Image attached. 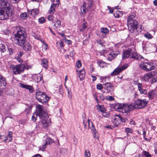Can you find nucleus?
<instances>
[{
    "instance_id": "nucleus-22",
    "label": "nucleus",
    "mask_w": 157,
    "mask_h": 157,
    "mask_svg": "<svg viewBox=\"0 0 157 157\" xmlns=\"http://www.w3.org/2000/svg\"><path fill=\"white\" fill-rule=\"evenodd\" d=\"M123 14L122 11L119 10H117L114 11L113 15L116 18H118L121 17Z\"/></svg>"
},
{
    "instance_id": "nucleus-35",
    "label": "nucleus",
    "mask_w": 157,
    "mask_h": 157,
    "mask_svg": "<svg viewBox=\"0 0 157 157\" xmlns=\"http://www.w3.org/2000/svg\"><path fill=\"white\" fill-rule=\"evenodd\" d=\"M142 153L144 156L146 157H151V155H150L148 152L146 151H143Z\"/></svg>"
},
{
    "instance_id": "nucleus-32",
    "label": "nucleus",
    "mask_w": 157,
    "mask_h": 157,
    "mask_svg": "<svg viewBox=\"0 0 157 157\" xmlns=\"http://www.w3.org/2000/svg\"><path fill=\"white\" fill-rule=\"evenodd\" d=\"M5 46L2 44H0V50L2 52H4L6 51Z\"/></svg>"
},
{
    "instance_id": "nucleus-44",
    "label": "nucleus",
    "mask_w": 157,
    "mask_h": 157,
    "mask_svg": "<svg viewBox=\"0 0 157 157\" xmlns=\"http://www.w3.org/2000/svg\"><path fill=\"white\" fill-rule=\"evenodd\" d=\"M97 42L102 46H103V44L105 43L104 41L103 40H97Z\"/></svg>"
},
{
    "instance_id": "nucleus-39",
    "label": "nucleus",
    "mask_w": 157,
    "mask_h": 157,
    "mask_svg": "<svg viewBox=\"0 0 157 157\" xmlns=\"http://www.w3.org/2000/svg\"><path fill=\"white\" fill-rule=\"evenodd\" d=\"M128 66V63H125L124 65L121 66L120 68L121 69V71L124 70L126 69Z\"/></svg>"
},
{
    "instance_id": "nucleus-12",
    "label": "nucleus",
    "mask_w": 157,
    "mask_h": 157,
    "mask_svg": "<svg viewBox=\"0 0 157 157\" xmlns=\"http://www.w3.org/2000/svg\"><path fill=\"white\" fill-rule=\"evenodd\" d=\"M0 4L2 8L7 9L8 6L11 8V10L13 11V8L12 6L8 2L7 0H0Z\"/></svg>"
},
{
    "instance_id": "nucleus-18",
    "label": "nucleus",
    "mask_w": 157,
    "mask_h": 157,
    "mask_svg": "<svg viewBox=\"0 0 157 157\" xmlns=\"http://www.w3.org/2000/svg\"><path fill=\"white\" fill-rule=\"evenodd\" d=\"M138 90L141 94H146L147 92V90L146 89H143L142 88V84L141 83H138Z\"/></svg>"
},
{
    "instance_id": "nucleus-21",
    "label": "nucleus",
    "mask_w": 157,
    "mask_h": 157,
    "mask_svg": "<svg viewBox=\"0 0 157 157\" xmlns=\"http://www.w3.org/2000/svg\"><path fill=\"white\" fill-rule=\"evenodd\" d=\"M121 70L120 67H118L117 68L115 69L114 71L111 73V75L112 76H114L118 74L121 71Z\"/></svg>"
},
{
    "instance_id": "nucleus-52",
    "label": "nucleus",
    "mask_w": 157,
    "mask_h": 157,
    "mask_svg": "<svg viewBox=\"0 0 157 157\" xmlns=\"http://www.w3.org/2000/svg\"><path fill=\"white\" fill-rule=\"evenodd\" d=\"M125 131L127 133H132V129L130 128H126Z\"/></svg>"
},
{
    "instance_id": "nucleus-64",
    "label": "nucleus",
    "mask_w": 157,
    "mask_h": 157,
    "mask_svg": "<svg viewBox=\"0 0 157 157\" xmlns=\"http://www.w3.org/2000/svg\"><path fill=\"white\" fill-rule=\"evenodd\" d=\"M23 54H24L23 52L22 51H21V52H20L19 53L17 56L18 57H20L21 56H22V55H23Z\"/></svg>"
},
{
    "instance_id": "nucleus-8",
    "label": "nucleus",
    "mask_w": 157,
    "mask_h": 157,
    "mask_svg": "<svg viewBox=\"0 0 157 157\" xmlns=\"http://www.w3.org/2000/svg\"><path fill=\"white\" fill-rule=\"evenodd\" d=\"M36 108L38 110L37 115L40 118H44L45 117H47V113L44 110L43 106L38 105L36 106Z\"/></svg>"
},
{
    "instance_id": "nucleus-23",
    "label": "nucleus",
    "mask_w": 157,
    "mask_h": 157,
    "mask_svg": "<svg viewBox=\"0 0 157 157\" xmlns=\"http://www.w3.org/2000/svg\"><path fill=\"white\" fill-rule=\"evenodd\" d=\"M85 76V71L84 69H82L79 71V77L80 80H82Z\"/></svg>"
},
{
    "instance_id": "nucleus-10",
    "label": "nucleus",
    "mask_w": 157,
    "mask_h": 157,
    "mask_svg": "<svg viewBox=\"0 0 157 157\" xmlns=\"http://www.w3.org/2000/svg\"><path fill=\"white\" fill-rule=\"evenodd\" d=\"M83 4L85 6V7H86L87 11H90L91 12H92V10L91 9H95V5L92 3V0H86L85 2H84Z\"/></svg>"
},
{
    "instance_id": "nucleus-43",
    "label": "nucleus",
    "mask_w": 157,
    "mask_h": 157,
    "mask_svg": "<svg viewBox=\"0 0 157 157\" xmlns=\"http://www.w3.org/2000/svg\"><path fill=\"white\" fill-rule=\"evenodd\" d=\"M103 85L105 86V88L106 89V88H108V87L111 86L113 85L110 82H106L105 84H103Z\"/></svg>"
},
{
    "instance_id": "nucleus-3",
    "label": "nucleus",
    "mask_w": 157,
    "mask_h": 157,
    "mask_svg": "<svg viewBox=\"0 0 157 157\" xmlns=\"http://www.w3.org/2000/svg\"><path fill=\"white\" fill-rule=\"evenodd\" d=\"M114 108L115 109H117L120 112L127 113L132 111L136 107L134 104L126 105L125 104L118 103L114 105Z\"/></svg>"
},
{
    "instance_id": "nucleus-40",
    "label": "nucleus",
    "mask_w": 157,
    "mask_h": 157,
    "mask_svg": "<svg viewBox=\"0 0 157 157\" xmlns=\"http://www.w3.org/2000/svg\"><path fill=\"white\" fill-rule=\"evenodd\" d=\"M67 79H68V76L67 75H66L65 76V83H64V86L67 91L68 94L69 95V88L66 85V81L67 80Z\"/></svg>"
},
{
    "instance_id": "nucleus-58",
    "label": "nucleus",
    "mask_w": 157,
    "mask_h": 157,
    "mask_svg": "<svg viewBox=\"0 0 157 157\" xmlns=\"http://www.w3.org/2000/svg\"><path fill=\"white\" fill-rule=\"evenodd\" d=\"M92 125L91 126V129L92 130L93 132L96 131V129L94 127V124L91 122Z\"/></svg>"
},
{
    "instance_id": "nucleus-19",
    "label": "nucleus",
    "mask_w": 157,
    "mask_h": 157,
    "mask_svg": "<svg viewBox=\"0 0 157 157\" xmlns=\"http://www.w3.org/2000/svg\"><path fill=\"white\" fill-rule=\"evenodd\" d=\"M101 31L102 33V36L103 37H105L106 36V34L109 32V29L106 28H101Z\"/></svg>"
},
{
    "instance_id": "nucleus-33",
    "label": "nucleus",
    "mask_w": 157,
    "mask_h": 157,
    "mask_svg": "<svg viewBox=\"0 0 157 157\" xmlns=\"http://www.w3.org/2000/svg\"><path fill=\"white\" fill-rule=\"evenodd\" d=\"M27 17V14L25 13H23L20 15L21 18L23 20L26 19Z\"/></svg>"
},
{
    "instance_id": "nucleus-55",
    "label": "nucleus",
    "mask_w": 157,
    "mask_h": 157,
    "mask_svg": "<svg viewBox=\"0 0 157 157\" xmlns=\"http://www.w3.org/2000/svg\"><path fill=\"white\" fill-rule=\"evenodd\" d=\"M107 99L109 101H112L114 100V98L112 96H108L107 98Z\"/></svg>"
},
{
    "instance_id": "nucleus-6",
    "label": "nucleus",
    "mask_w": 157,
    "mask_h": 157,
    "mask_svg": "<svg viewBox=\"0 0 157 157\" xmlns=\"http://www.w3.org/2000/svg\"><path fill=\"white\" fill-rule=\"evenodd\" d=\"M10 68L15 75L20 74L24 71L25 69H29L28 66L24 64H20L16 66L12 65L11 66Z\"/></svg>"
},
{
    "instance_id": "nucleus-31",
    "label": "nucleus",
    "mask_w": 157,
    "mask_h": 157,
    "mask_svg": "<svg viewBox=\"0 0 157 157\" xmlns=\"http://www.w3.org/2000/svg\"><path fill=\"white\" fill-rule=\"evenodd\" d=\"M59 35H61V36L62 37H63V41L65 43H66L67 44L69 43V40H68L66 39V38L65 37V35H64L63 33H59Z\"/></svg>"
},
{
    "instance_id": "nucleus-57",
    "label": "nucleus",
    "mask_w": 157,
    "mask_h": 157,
    "mask_svg": "<svg viewBox=\"0 0 157 157\" xmlns=\"http://www.w3.org/2000/svg\"><path fill=\"white\" fill-rule=\"evenodd\" d=\"M48 19L50 21L54 20V17L53 15H50L48 17Z\"/></svg>"
},
{
    "instance_id": "nucleus-38",
    "label": "nucleus",
    "mask_w": 157,
    "mask_h": 157,
    "mask_svg": "<svg viewBox=\"0 0 157 157\" xmlns=\"http://www.w3.org/2000/svg\"><path fill=\"white\" fill-rule=\"evenodd\" d=\"M113 89L114 87L112 85L108 88H106V89L107 90V92L109 93L113 91Z\"/></svg>"
},
{
    "instance_id": "nucleus-20",
    "label": "nucleus",
    "mask_w": 157,
    "mask_h": 157,
    "mask_svg": "<svg viewBox=\"0 0 157 157\" xmlns=\"http://www.w3.org/2000/svg\"><path fill=\"white\" fill-rule=\"evenodd\" d=\"M97 109L98 111L101 112V113H104L106 111V109L104 107V105L98 104L96 106Z\"/></svg>"
},
{
    "instance_id": "nucleus-51",
    "label": "nucleus",
    "mask_w": 157,
    "mask_h": 157,
    "mask_svg": "<svg viewBox=\"0 0 157 157\" xmlns=\"http://www.w3.org/2000/svg\"><path fill=\"white\" fill-rule=\"evenodd\" d=\"M152 81L153 82H157V72H156V74L155 76L153 78H152Z\"/></svg>"
},
{
    "instance_id": "nucleus-63",
    "label": "nucleus",
    "mask_w": 157,
    "mask_h": 157,
    "mask_svg": "<svg viewBox=\"0 0 157 157\" xmlns=\"http://www.w3.org/2000/svg\"><path fill=\"white\" fill-rule=\"evenodd\" d=\"M75 52L73 50H72V51L70 53V56L71 57H73V56L75 55Z\"/></svg>"
},
{
    "instance_id": "nucleus-45",
    "label": "nucleus",
    "mask_w": 157,
    "mask_h": 157,
    "mask_svg": "<svg viewBox=\"0 0 157 157\" xmlns=\"http://www.w3.org/2000/svg\"><path fill=\"white\" fill-rule=\"evenodd\" d=\"M76 65L77 67L78 68L81 67L82 66V64L81 61L80 60H78L76 63Z\"/></svg>"
},
{
    "instance_id": "nucleus-54",
    "label": "nucleus",
    "mask_w": 157,
    "mask_h": 157,
    "mask_svg": "<svg viewBox=\"0 0 157 157\" xmlns=\"http://www.w3.org/2000/svg\"><path fill=\"white\" fill-rule=\"evenodd\" d=\"M35 116V115H33L32 117V120L33 121V122L35 121L36 120V117H37V114H36Z\"/></svg>"
},
{
    "instance_id": "nucleus-50",
    "label": "nucleus",
    "mask_w": 157,
    "mask_h": 157,
    "mask_svg": "<svg viewBox=\"0 0 157 157\" xmlns=\"http://www.w3.org/2000/svg\"><path fill=\"white\" fill-rule=\"evenodd\" d=\"M86 28V26L84 23L82 24V29H81V31H84L85 30Z\"/></svg>"
},
{
    "instance_id": "nucleus-24",
    "label": "nucleus",
    "mask_w": 157,
    "mask_h": 157,
    "mask_svg": "<svg viewBox=\"0 0 157 157\" xmlns=\"http://www.w3.org/2000/svg\"><path fill=\"white\" fill-rule=\"evenodd\" d=\"M54 142V140L50 137H47L45 140V143L47 145L49 144Z\"/></svg>"
},
{
    "instance_id": "nucleus-26",
    "label": "nucleus",
    "mask_w": 157,
    "mask_h": 157,
    "mask_svg": "<svg viewBox=\"0 0 157 157\" xmlns=\"http://www.w3.org/2000/svg\"><path fill=\"white\" fill-rule=\"evenodd\" d=\"M41 64L43 66L47 68L48 67V61L47 59H44L41 61Z\"/></svg>"
},
{
    "instance_id": "nucleus-37",
    "label": "nucleus",
    "mask_w": 157,
    "mask_h": 157,
    "mask_svg": "<svg viewBox=\"0 0 157 157\" xmlns=\"http://www.w3.org/2000/svg\"><path fill=\"white\" fill-rule=\"evenodd\" d=\"M46 19L44 17H41L38 19V21L40 24H42L45 22Z\"/></svg>"
},
{
    "instance_id": "nucleus-13",
    "label": "nucleus",
    "mask_w": 157,
    "mask_h": 157,
    "mask_svg": "<svg viewBox=\"0 0 157 157\" xmlns=\"http://www.w3.org/2000/svg\"><path fill=\"white\" fill-rule=\"evenodd\" d=\"M131 48H128L127 50L124 51L122 55V59L129 57L131 55Z\"/></svg>"
},
{
    "instance_id": "nucleus-30",
    "label": "nucleus",
    "mask_w": 157,
    "mask_h": 157,
    "mask_svg": "<svg viewBox=\"0 0 157 157\" xmlns=\"http://www.w3.org/2000/svg\"><path fill=\"white\" fill-rule=\"evenodd\" d=\"M140 68L146 71V62L140 64L139 66Z\"/></svg>"
},
{
    "instance_id": "nucleus-7",
    "label": "nucleus",
    "mask_w": 157,
    "mask_h": 157,
    "mask_svg": "<svg viewBox=\"0 0 157 157\" xmlns=\"http://www.w3.org/2000/svg\"><path fill=\"white\" fill-rule=\"evenodd\" d=\"M148 102V101L146 99H138L135 101L134 105L135 107L138 109H141L145 107Z\"/></svg>"
},
{
    "instance_id": "nucleus-49",
    "label": "nucleus",
    "mask_w": 157,
    "mask_h": 157,
    "mask_svg": "<svg viewBox=\"0 0 157 157\" xmlns=\"http://www.w3.org/2000/svg\"><path fill=\"white\" fill-rule=\"evenodd\" d=\"M103 88V86L101 84H98L97 85V88L99 90H101Z\"/></svg>"
},
{
    "instance_id": "nucleus-59",
    "label": "nucleus",
    "mask_w": 157,
    "mask_h": 157,
    "mask_svg": "<svg viewBox=\"0 0 157 157\" xmlns=\"http://www.w3.org/2000/svg\"><path fill=\"white\" fill-rule=\"evenodd\" d=\"M108 9L109 10V13H113L114 10V9L113 8H110V7L109 6H107Z\"/></svg>"
},
{
    "instance_id": "nucleus-48",
    "label": "nucleus",
    "mask_w": 157,
    "mask_h": 157,
    "mask_svg": "<svg viewBox=\"0 0 157 157\" xmlns=\"http://www.w3.org/2000/svg\"><path fill=\"white\" fill-rule=\"evenodd\" d=\"M145 37L148 39H151L152 37V36L150 33H148L145 35Z\"/></svg>"
},
{
    "instance_id": "nucleus-15",
    "label": "nucleus",
    "mask_w": 157,
    "mask_h": 157,
    "mask_svg": "<svg viewBox=\"0 0 157 157\" xmlns=\"http://www.w3.org/2000/svg\"><path fill=\"white\" fill-rule=\"evenodd\" d=\"M148 95L150 99H153L157 96V90H153L149 92Z\"/></svg>"
},
{
    "instance_id": "nucleus-41",
    "label": "nucleus",
    "mask_w": 157,
    "mask_h": 157,
    "mask_svg": "<svg viewBox=\"0 0 157 157\" xmlns=\"http://www.w3.org/2000/svg\"><path fill=\"white\" fill-rule=\"evenodd\" d=\"M67 79H68V76L67 75H66L65 76V83H64V86L67 91L68 94L69 95V88L66 85V81L67 80Z\"/></svg>"
},
{
    "instance_id": "nucleus-2",
    "label": "nucleus",
    "mask_w": 157,
    "mask_h": 157,
    "mask_svg": "<svg viewBox=\"0 0 157 157\" xmlns=\"http://www.w3.org/2000/svg\"><path fill=\"white\" fill-rule=\"evenodd\" d=\"M135 16L133 15H130L127 19L128 29L131 33L137 35L140 33L142 29L141 25H139L138 22L134 19Z\"/></svg>"
},
{
    "instance_id": "nucleus-56",
    "label": "nucleus",
    "mask_w": 157,
    "mask_h": 157,
    "mask_svg": "<svg viewBox=\"0 0 157 157\" xmlns=\"http://www.w3.org/2000/svg\"><path fill=\"white\" fill-rule=\"evenodd\" d=\"M57 44L58 45H59L60 47H63V43L61 41L60 42H56Z\"/></svg>"
},
{
    "instance_id": "nucleus-29",
    "label": "nucleus",
    "mask_w": 157,
    "mask_h": 157,
    "mask_svg": "<svg viewBox=\"0 0 157 157\" xmlns=\"http://www.w3.org/2000/svg\"><path fill=\"white\" fill-rule=\"evenodd\" d=\"M56 23L54 25L55 27L54 29H56L57 28L59 27L61 25V21L59 20H57L55 21Z\"/></svg>"
},
{
    "instance_id": "nucleus-46",
    "label": "nucleus",
    "mask_w": 157,
    "mask_h": 157,
    "mask_svg": "<svg viewBox=\"0 0 157 157\" xmlns=\"http://www.w3.org/2000/svg\"><path fill=\"white\" fill-rule=\"evenodd\" d=\"M47 118V117H45L44 118H40L41 119V122L43 124H45L46 123L47 121L46 118Z\"/></svg>"
},
{
    "instance_id": "nucleus-1",
    "label": "nucleus",
    "mask_w": 157,
    "mask_h": 157,
    "mask_svg": "<svg viewBox=\"0 0 157 157\" xmlns=\"http://www.w3.org/2000/svg\"><path fill=\"white\" fill-rule=\"evenodd\" d=\"M16 33L14 34V43L23 46V49L26 51H30L32 49L31 45L26 40L27 34L25 29L21 26L16 28Z\"/></svg>"
},
{
    "instance_id": "nucleus-16",
    "label": "nucleus",
    "mask_w": 157,
    "mask_h": 157,
    "mask_svg": "<svg viewBox=\"0 0 157 157\" xmlns=\"http://www.w3.org/2000/svg\"><path fill=\"white\" fill-rule=\"evenodd\" d=\"M146 71H149L155 68V67L152 63L146 62Z\"/></svg>"
},
{
    "instance_id": "nucleus-17",
    "label": "nucleus",
    "mask_w": 157,
    "mask_h": 157,
    "mask_svg": "<svg viewBox=\"0 0 157 157\" xmlns=\"http://www.w3.org/2000/svg\"><path fill=\"white\" fill-rule=\"evenodd\" d=\"M28 13L33 17H34L38 14L39 10L37 9H33L31 10H28Z\"/></svg>"
},
{
    "instance_id": "nucleus-62",
    "label": "nucleus",
    "mask_w": 157,
    "mask_h": 157,
    "mask_svg": "<svg viewBox=\"0 0 157 157\" xmlns=\"http://www.w3.org/2000/svg\"><path fill=\"white\" fill-rule=\"evenodd\" d=\"M11 2L13 3H17L19 1V0H9Z\"/></svg>"
},
{
    "instance_id": "nucleus-34",
    "label": "nucleus",
    "mask_w": 157,
    "mask_h": 157,
    "mask_svg": "<svg viewBox=\"0 0 157 157\" xmlns=\"http://www.w3.org/2000/svg\"><path fill=\"white\" fill-rule=\"evenodd\" d=\"M87 10V8L85 7V6L83 4V5L81 7V10L82 11L83 14H85L86 13V10Z\"/></svg>"
},
{
    "instance_id": "nucleus-9",
    "label": "nucleus",
    "mask_w": 157,
    "mask_h": 157,
    "mask_svg": "<svg viewBox=\"0 0 157 157\" xmlns=\"http://www.w3.org/2000/svg\"><path fill=\"white\" fill-rule=\"evenodd\" d=\"M156 74V72L155 71H151L142 77V80L148 82L149 79L153 78Z\"/></svg>"
},
{
    "instance_id": "nucleus-47",
    "label": "nucleus",
    "mask_w": 157,
    "mask_h": 157,
    "mask_svg": "<svg viewBox=\"0 0 157 157\" xmlns=\"http://www.w3.org/2000/svg\"><path fill=\"white\" fill-rule=\"evenodd\" d=\"M99 66L100 67H101V65L102 64H105V62L101 60H100L98 61L97 62Z\"/></svg>"
},
{
    "instance_id": "nucleus-60",
    "label": "nucleus",
    "mask_w": 157,
    "mask_h": 157,
    "mask_svg": "<svg viewBox=\"0 0 157 157\" xmlns=\"http://www.w3.org/2000/svg\"><path fill=\"white\" fill-rule=\"evenodd\" d=\"M12 133L11 131L8 132V136L10 138H11L12 137Z\"/></svg>"
},
{
    "instance_id": "nucleus-27",
    "label": "nucleus",
    "mask_w": 157,
    "mask_h": 157,
    "mask_svg": "<svg viewBox=\"0 0 157 157\" xmlns=\"http://www.w3.org/2000/svg\"><path fill=\"white\" fill-rule=\"evenodd\" d=\"M132 56L130 57V59H134L136 60H138V54L136 52H132L131 53Z\"/></svg>"
},
{
    "instance_id": "nucleus-42",
    "label": "nucleus",
    "mask_w": 157,
    "mask_h": 157,
    "mask_svg": "<svg viewBox=\"0 0 157 157\" xmlns=\"http://www.w3.org/2000/svg\"><path fill=\"white\" fill-rule=\"evenodd\" d=\"M122 122L125 123L126 121H128V119L126 117H122L121 118L120 120Z\"/></svg>"
},
{
    "instance_id": "nucleus-4",
    "label": "nucleus",
    "mask_w": 157,
    "mask_h": 157,
    "mask_svg": "<svg viewBox=\"0 0 157 157\" xmlns=\"http://www.w3.org/2000/svg\"><path fill=\"white\" fill-rule=\"evenodd\" d=\"M35 97L36 99L40 102L44 104L49 100L50 98L44 92H41L36 89Z\"/></svg>"
},
{
    "instance_id": "nucleus-5",
    "label": "nucleus",
    "mask_w": 157,
    "mask_h": 157,
    "mask_svg": "<svg viewBox=\"0 0 157 157\" xmlns=\"http://www.w3.org/2000/svg\"><path fill=\"white\" fill-rule=\"evenodd\" d=\"M11 8L7 7V9L0 7V20L6 19L9 17H11L13 15V11L11 10Z\"/></svg>"
},
{
    "instance_id": "nucleus-11",
    "label": "nucleus",
    "mask_w": 157,
    "mask_h": 157,
    "mask_svg": "<svg viewBox=\"0 0 157 157\" xmlns=\"http://www.w3.org/2000/svg\"><path fill=\"white\" fill-rule=\"evenodd\" d=\"M6 85V82L5 78L2 76H0V95L2 94L4 89L5 88Z\"/></svg>"
},
{
    "instance_id": "nucleus-14",
    "label": "nucleus",
    "mask_w": 157,
    "mask_h": 157,
    "mask_svg": "<svg viewBox=\"0 0 157 157\" xmlns=\"http://www.w3.org/2000/svg\"><path fill=\"white\" fill-rule=\"evenodd\" d=\"M20 86L21 87L25 88L29 90V92L30 93H32L34 91V90L33 87L32 86L30 85H24L22 83H21Z\"/></svg>"
},
{
    "instance_id": "nucleus-36",
    "label": "nucleus",
    "mask_w": 157,
    "mask_h": 157,
    "mask_svg": "<svg viewBox=\"0 0 157 157\" xmlns=\"http://www.w3.org/2000/svg\"><path fill=\"white\" fill-rule=\"evenodd\" d=\"M85 157H90V151L88 150H86L85 151Z\"/></svg>"
},
{
    "instance_id": "nucleus-25",
    "label": "nucleus",
    "mask_w": 157,
    "mask_h": 157,
    "mask_svg": "<svg viewBox=\"0 0 157 157\" xmlns=\"http://www.w3.org/2000/svg\"><path fill=\"white\" fill-rule=\"evenodd\" d=\"M120 54V52L119 51H113L111 52L109 54L112 58H116L117 56Z\"/></svg>"
},
{
    "instance_id": "nucleus-53",
    "label": "nucleus",
    "mask_w": 157,
    "mask_h": 157,
    "mask_svg": "<svg viewBox=\"0 0 157 157\" xmlns=\"http://www.w3.org/2000/svg\"><path fill=\"white\" fill-rule=\"evenodd\" d=\"M130 121L129 124H130L133 125H135L136 123L133 120H132L131 119H129V120H128Z\"/></svg>"
},
{
    "instance_id": "nucleus-61",
    "label": "nucleus",
    "mask_w": 157,
    "mask_h": 157,
    "mask_svg": "<svg viewBox=\"0 0 157 157\" xmlns=\"http://www.w3.org/2000/svg\"><path fill=\"white\" fill-rule=\"evenodd\" d=\"M46 145H47L46 144H45V143L42 146V147H40V150H42L41 149V148H42V149H43V150H42L43 151H44V150L45 149V148L46 147Z\"/></svg>"
},
{
    "instance_id": "nucleus-28",
    "label": "nucleus",
    "mask_w": 157,
    "mask_h": 157,
    "mask_svg": "<svg viewBox=\"0 0 157 157\" xmlns=\"http://www.w3.org/2000/svg\"><path fill=\"white\" fill-rule=\"evenodd\" d=\"M55 5L54 4H52L51 5L50 9L48 11V12L49 13L53 14L54 13L55 11Z\"/></svg>"
}]
</instances>
